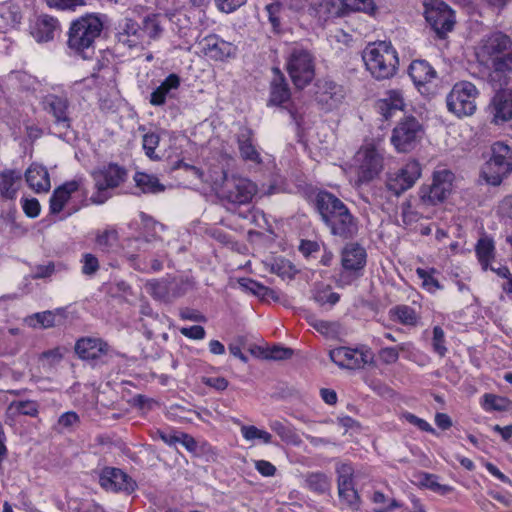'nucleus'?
Segmentation results:
<instances>
[{
  "mask_svg": "<svg viewBox=\"0 0 512 512\" xmlns=\"http://www.w3.org/2000/svg\"><path fill=\"white\" fill-rule=\"evenodd\" d=\"M313 206L332 236L341 240H351L357 236L358 218L335 194L327 190L318 191L313 200Z\"/></svg>",
  "mask_w": 512,
  "mask_h": 512,
  "instance_id": "1",
  "label": "nucleus"
},
{
  "mask_svg": "<svg viewBox=\"0 0 512 512\" xmlns=\"http://www.w3.org/2000/svg\"><path fill=\"white\" fill-rule=\"evenodd\" d=\"M476 58L480 64L491 67L499 81L502 76L512 72V40L501 32L493 31L484 35L477 48Z\"/></svg>",
  "mask_w": 512,
  "mask_h": 512,
  "instance_id": "2",
  "label": "nucleus"
},
{
  "mask_svg": "<svg viewBox=\"0 0 512 512\" xmlns=\"http://www.w3.org/2000/svg\"><path fill=\"white\" fill-rule=\"evenodd\" d=\"M104 22L97 13H87L70 23L67 47L77 56L90 59L95 52L96 40L101 36Z\"/></svg>",
  "mask_w": 512,
  "mask_h": 512,
  "instance_id": "3",
  "label": "nucleus"
},
{
  "mask_svg": "<svg viewBox=\"0 0 512 512\" xmlns=\"http://www.w3.org/2000/svg\"><path fill=\"white\" fill-rule=\"evenodd\" d=\"M367 70L377 80H384L396 74L399 65L398 54L391 42L370 43L362 53Z\"/></svg>",
  "mask_w": 512,
  "mask_h": 512,
  "instance_id": "4",
  "label": "nucleus"
},
{
  "mask_svg": "<svg viewBox=\"0 0 512 512\" xmlns=\"http://www.w3.org/2000/svg\"><path fill=\"white\" fill-rule=\"evenodd\" d=\"M258 189L247 178L223 173V180L218 189V196L227 210L234 211L238 206L249 204Z\"/></svg>",
  "mask_w": 512,
  "mask_h": 512,
  "instance_id": "5",
  "label": "nucleus"
},
{
  "mask_svg": "<svg viewBox=\"0 0 512 512\" xmlns=\"http://www.w3.org/2000/svg\"><path fill=\"white\" fill-rule=\"evenodd\" d=\"M285 67L294 86L304 89L315 77V56L306 48L294 46L286 57Z\"/></svg>",
  "mask_w": 512,
  "mask_h": 512,
  "instance_id": "6",
  "label": "nucleus"
},
{
  "mask_svg": "<svg viewBox=\"0 0 512 512\" xmlns=\"http://www.w3.org/2000/svg\"><path fill=\"white\" fill-rule=\"evenodd\" d=\"M512 172V147L495 142L491 146V157L484 164L481 176L487 184L499 186Z\"/></svg>",
  "mask_w": 512,
  "mask_h": 512,
  "instance_id": "7",
  "label": "nucleus"
},
{
  "mask_svg": "<svg viewBox=\"0 0 512 512\" xmlns=\"http://www.w3.org/2000/svg\"><path fill=\"white\" fill-rule=\"evenodd\" d=\"M126 170L114 163L92 172L96 192L91 196L90 201L93 204H103L110 197L109 189L118 187L126 179Z\"/></svg>",
  "mask_w": 512,
  "mask_h": 512,
  "instance_id": "8",
  "label": "nucleus"
},
{
  "mask_svg": "<svg viewBox=\"0 0 512 512\" xmlns=\"http://www.w3.org/2000/svg\"><path fill=\"white\" fill-rule=\"evenodd\" d=\"M476 86L468 81L456 83L446 97L448 110L457 117L471 116L476 111Z\"/></svg>",
  "mask_w": 512,
  "mask_h": 512,
  "instance_id": "9",
  "label": "nucleus"
},
{
  "mask_svg": "<svg viewBox=\"0 0 512 512\" xmlns=\"http://www.w3.org/2000/svg\"><path fill=\"white\" fill-rule=\"evenodd\" d=\"M42 109L52 117L54 127L59 131V137L67 134L72 128L73 119L70 115V100L67 94H47L41 100Z\"/></svg>",
  "mask_w": 512,
  "mask_h": 512,
  "instance_id": "10",
  "label": "nucleus"
},
{
  "mask_svg": "<svg viewBox=\"0 0 512 512\" xmlns=\"http://www.w3.org/2000/svg\"><path fill=\"white\" fill-rule=\"evenodd\" d=\"M425 6V19L439 38H444L455 24L452 9L442 0H428Z\"/></svg>",
  "mask_w": 512,
  "mask_h": 512,
  "instance_id": "11",
  "label": "nucleus"
},
{
  "mask_svg": "<svg viewBox=\"0 0 512 512\" xmlns=\"http://www.w3.org/2000/svg\"><path fill=\"white\" fill-rule=\"evenodd\" d=\"M454 174L449 170L436 171L431 185H422L419 197L423 204L437 205L443 202L452 190Z\"/></svg>",
  "mask_w": 512,
  "mask_h": 512,
  "instance_id": "12",
  "label": "nucleus"
},
{
  "mask_svg": "<svg viewBox=\"0 0 512 512\" xmlns=\"http://www.w3.org/2000/svg\"><path fill=\"white\" fill-rule=\"evenodd\" d=\"M420 176L419 163L410 161L400 169L386 174L385 188L391 195L399 197L412 188Z\"/></svg>",
  "mask_w": 512,
  "mask_h": 512,
  "instance_id": "13",
  "label": "nucleus"
},
{
  "mask_svg": "<svg viewBox=\"0 0 512 512\" xmlns=\"http://www.w3.org/2000/svg\"><path fill=\"white\" fill-rule=\"evenodd\" d=\"M422 126L413 116L402 119L393 129L391 142L399 152H409L422 136Z\"/></svg>",
  "mask_w": 512,
  "mask_h": 512,
  "instance_id": "14",
  "label": "nucleus"
},
{
  "mask_svg": "<svg viewBox=\"0 0 512 512\" xmlns=\"http://www.w3.org/2000/svg\"><path fill=\"white\" fill-rule=\"evenodd\" d=\"M190 288L188 280L184 279H161L150 280L145 284L146 291L155 299L165 303L173 302L175 299L184 296Z\"/></svg>",
  "mask_w": 512,
  "mask_h": 512,
  "instance_id": "15",
  "label": "nucleus"
},
{
  "mask_svg": "<svg viewBox=\"0 0 512 512\" xmlns=\"http://www.w3.org/2000/svg\"><path fill=\"white\" fill-rule=\"evenodd\" d=\"M274 77L270 82V97L268 104L280 106L287 109L292 120L299 125L298 113L294 105L291 104V91L289 84L278 68H273Z\"/></svg>",
  "mask_w": 512,
  "mask_h": 512,
  "instance_id": "16",
  "label": "nucleus"
},
{
  "mask_svg": "<svg viewBox=\"0 0 512 512\" xmlns=\"http://www.w3.org/2000/svg\"><path fill=\"white\" fill-rule=\"evenodd\" d=\"M315 88V101L327 112L338 108L346 96L345 88L330 79H319Z\"/></svg>",
  "mask_w": 512,
  "mask_h": 512,
  "instance_id": "17",
  "label": "nucleus"
},
{
  "mask_svg": "<svg viewBox=\"0 0 512 512\" xmlns=\"http://www.w3.org/2000/svg\"><path fill=\"white\" fill-rule=\"evenodd\" d=\"M338 495L352 510H358L360 496L354 487V468L349 463H341L336 467Z\"/></svg>",
  "mask_w": 512,
  "mask_h": 512,
  "instance_id": "18",
  "label": "nucleus"
},
{
  "mask_svg": "<svg viewBox=\"0 0 512 512\" xmlns=\"http://www.w3.org/2000/svg\"><path fill=\"white\" fill-rule=\"evenodd\" d=\"M99 484L106 491L131 494L136 482L124 471L115 467H105L99 475Z\"/></svg>",
  "mask_w": 512,
  "mask_h": 512,
  "instance_id": "19",
  "label": "nucleus"
},
{
  "mask_svg": "<svg viewBox=\"0 0 512 512\" xmlns=\"http://www.w3.org/2000/svg\"><path fill=\"white\" fill-rule=\"evenodd\" d=\"M116 30L115 37L119 45L128 49L145 48L140 24L136 20L125 17L118 22Z\"/></svg>",
  "mask_w": 512,
  "mask_h": 512,
  "instance_id": "20",
  "label": "nucleus"
},
{
  "mask_svg": "<svg viewBox=\"0 0 512 512\" xmlns=\"http://www.w3.org/2000/svg\"><path fill=\"white\" fill-rule=\"evenodd\" d=\"M488 108L493 124L501 125L510 121L512 119V90L502 89L497 91Z\"/></svg>",
  "mask_w": 512,
  "mask_h": 512,
  "instance_id": "21",
  "label": "nucleus"
},
{
  "mask_svg": "<svg viewBox=\"0 0 512 512\" xmlns=\"http://www.w3.org/2000/svg\"><path fill=\"white\" fill-rule=\"evenodd\" d=\"M367 262V253L358 243L346 244L341 252V266L343 270L351 271L356 276H362Z\"/></svg>",
  "mask_w": 512,
  "mask_h": 512,
  "instance_id": "22",
  "label": "nucleus"
},
{
  "mask_svg": "<svg viewBox=\"0 0 512 512\" xmlns=\"http://www.w3.org/2000/svg\"><path fill=\"white\" fill-rule=\"evenodd\" d=\"M203 52L212 60L225 61L236 57L237 47L218 35L211 34L203 39Z\"/></svg>",
  "mask_w": 512,
  "mask_h": 512,
  "instance_id": "23",
  "label": "nucleus"
},
{
  "mask_svg": "<svg viewBox=\"0 0 512 512\" xmlns=\"http://www.w3.org/2000/svg\"><path fill=\"white\" fill-rule=\"evenodd\" d=\"M240 156L245 161L255 164L262 162L261 155L254 144V131L248 126H242L236 134Z\"/></svg>",
  "mask_w": 512,
  "mask_h": 512,
  "instance_id": "24",
  "label": "nucleus"
},
{
  "mask_svg": "<svg viewBox=\"0 0 512 512\" xmlns=\"http://www.w3.org/2000/svg\"><path fill=\"white\" fill-rule=\"evenodd\" d=\"M108 344L100 338L85 337L75 344V352L83 360H95L106 354Z\"/></svg>",
  "mask_w": 512,
  "mask_h": 512,
  "instance_id": "25",
  "label": "nucleus"
},
{
  "mask_svg": "<svg viewBox=\"0 0 512 512\" xmlns=\"http://www.w3.org/2000/svg\"><path fill=\"white\" fill-rule=\"evenodd\" d=\"M181 84V78L175 73L169 74L165 80L152 91L150 94L149 103L152 106H164L166 104L167 97L172 98L174 91H176Z\"/></svg>",
  "mask_w": 512,
  "mask_h": 512,
  "instance_id": "26",
  "label": "nucleus"
},
{
  "mask_svg": "<svg viewBox=\"0 0 512 512\" xmlns=\"http://www.w3.org/2000/svg\"><path fill=\"white\" fill-rule=\"evenodd\" d=\"M408 73L419 91H421V87H425L437 77L436 70L426 60L412 61Z\"/></svg>",
  "mask_w": 512,
  "mask_h": 512,
  "instance_id": "27",
  "label": "nucleus"
},
{
  "mask_svg": "<svg viewBox=\"0 0 512 512\" xmlns=\"http://www.w3.org/2000/svg\"><path fill=\"white\" fill-rule=\"evenodd\" d=\"M79 189V182L76 180L68 181L57 187L49 200V209L51 214H58L62 211L65 204L69 201L72 193Z\"/></svg>",
  "mask_w": 512,
  "mask_h": 512,
  "instance_id": "28",
  "label": "nucleus"
},
{
  "mask_svg": "<svg viewBox=\"0 0 512 512\" xmlns=\"http://www.w3.org/2000/svg\"><path fill=\"white\" fill-rule=\"evenodd\" d=\"M332 362L341 368L360 369L363 367L365 360L358 359V349L348 347H338L329 352Z\"/></svg>",
  "mask_w": 512,
  "mask_h": 512,
  "instance_id": "29",
  "label": "nucleus"
},
{
  "mask_svg": "<svg viewBox=\"0 0 512 512\" xmlns=\"http://www.w3.org/2000/svg\"><path fill=\"white\" fill-rule=\"evenodd\" d=\"M163 19L164 17L160 14L150 13L139 23L145 47L161 37L164 30Z\"/></svg>",
  "mask_w": 512,
  "mask_h": 512,
  "instance_id": "30",
  "label": "nucleus"
},
{
  "mask_svg": "<svg viewBox=\"0 0 512 512\" xmlns=\"http://www.w3.org/2000/svg\"><path fill=\"white\" fill-rule=\"evenodd\" d=\"M25 179L28 186L37 193L47 192L51 187L49 173L40 165H31L25 172Z\"/></svg>",
  "mask_w": 512,
  "mask_h": 512,
  "instance_id": "31",
  "label": "nucleus"
},
{
  "mask_svg": "<svg viewBox=\"0 0 512 512\" xmlns=\"http://www.w3.org/2000/svg\"><path fill=\"white\" fill-rule=\"evenodd\" d=\"M59 28V21L49 15L40 16L32 30L33 37L37 42H48L54 38V33Z\"/></svg>",
  "mask_w": 512,
  "mask_h": 512,
  "instance_id": "32",
  "label": "nucleus"
},
{
  "mask_svg": "<svg viewBox=\"0 0 512 512\" xmlns=\"http://www.w3.org/2000/svg\"><path fill=\"white\" fill-rule=\"evenodd\" d=\"M404 100L402 94L399 91H389L388 97L381 99L377 103L379 113L384 117L385 120L392 118L397 112L403 110Z\"/></svg>",
  "mask_w": 512,
  "mask_h": 512,
  "instance_id": "33",
  "label": "nucleus"
},
{
  "mask_svg": "<svg viewBox=\"0 0 512 512\" xmlns=\"http://www.w3.org/2000/svg\"><path fill=\"white\" fill-rule=\"evenodd\" d=\"M383 167V159L375 149H368L361 164V178L369 181L376 177Z\"/></svg>",
  "mask_w": 512,
  "mask_h": 512,
  "instance_id": "34",
  "label": "nucleus"
},
{
  "mask_svg": "<svg viewBox=\"0 0 512 512\" xmlns=\"http://www.w3.org/2000/svg\"><path fill=\"white\" fill-rule=\"evenodd\" d=\"M136 186L141 189L143 193L158 194L165 191V186L160 183L155 175L147 174L144 172H136L134 175Z\"/></svg>",
  "mask_w": 512,
  "mask_h": 512,
  "instance_id": "35",
  "label": "nucleus"
},
{
  "mask_svg": "<svg viewBox=\"0 0 512 512\" xmlns=\"http://www.w3.org/2000/svg\"><path fill=\"white\" fill-rule=\"evenodd\" d=\"M269 427L281 438L282 441L287 444L299 445L301 443L299 435L291 424L279 420H273L270 421Z\"/></svg>",
  "mask_w": 512,
  "mask_h": 512,
  "instance_id": "36",
  "label": "nucleus"
},
{
  "mask_svg": "<svg viewBox=\"0 0 512 512\" xmlns=\"http://www.w3.org/2000/svg\"><path fill=\"white\" fill-rule=\"evenodd\" d=\"M21 179V173L17 170H4L0 174V193L7 199H13L17 193L15 184Z\"/></svg>",
  "mask_w": 512,
  "mask_h": 512,
  "instance_id": "37",
  "label": "nucleus"
},
{
  "mask_svg": "<svg viewBox=\"0 0 512 512\" xmlns=\"http://www.w3.org/2000/svg\"><path fill=\"white\" fill-rule=\"evenodd\" d=\"M416 274L418 278L422 280L421 287L427 292L433 294L437 290L443 289V285L436 277V275L439 274V271L436 268L430 267L425 269L418 267L416 269Z\"/></svg>",
  "mask_w": 512,
  "mask_h": 512,
  "instance_id": "38",
  "label": "nucleus"
},
{
  "mask_svg": "<svg viewBox=\"0 0 512 512\" xmlns=\"http://www.w3.org/2000/svg\"><path fill=\"white\" fill-rule=\"evenodd\" d=\"M476 255L483 270L489 269V263L494 258L495 247L490 238H481L475 247Z\"/></svg>",
  "mask_w": 512,
  "mask_h": 512,
  "instance_id": "39",
  "label": "nucleus"
},
{
  "mask_svg": "<svg viewBox=\"0 0 512 512\" xmlns=\"http://www.w3.org/2000/svg\"><path fill=\"white\" fill-rule=\"evenodd\" d=\"M0 18L4 26L15 27L22 19L20 7L11 2L0 4Z\"/></svg>",
  "mask_w": 512,
  "mask_h": 512,
  "instance_id": "40",
  "label": "nucleus"
},
{
  "mask_svg": "<svg viewBox=\"0 0 512 512\" xmlns=\"http://www.w3.org/2000/svg\"><path fill=\"white\" fill-rule=\"evenodd\" d=\"M265 11L268 16V21L271 24L272 32L280 34L282 32L281 15L284 11L283 3L275 1L265 6Z\"/></svg>",
  "mask_w": 512,
  "mask_h": 512,
  "instance_id": "41",
  "label": "nucleus"
},
{
  "mask_svg": "<svg viewBox=\"0 0 512 512\" xmlns=\"http://www.w3.org/2000/svg\"><path fill=\"white\" fill-rule=\"evenodd\" d=\"M118 232L114 228L97 231L95 243L103 252H109L118 242Z\"/></svg>",
  "mask_w": 512,
  "mask_h": 512,
  "instance_id": "42",
  "label": "nucleus"
},
{
  "mask_svg": "<svg viewBox=\"0 0 512 512\" xmlns=\"http://www.w3.org/2000/svg\"><path fill=\"white\" fill-rule=\"evenodd\" d=\"M419 483L422 487L442 496L448 495L453 491V487L438 483L437 476L434 474L422 473L420 475Z\"/></svg>",
  "mask_w": 512,
  "mask_h": 512,
  "instance_id": "43",
  "label": "nucleus"
},
{
  "mask_svg": "<svg viewBox=\"0 0 512 512\" xmlns=\"http://www.w3.org/2000/svg\"><path fill=\"white\" fill-rule=\"evenodd\" d=\"M308 488L317 493H325L330 489V480L326 474L310 473L306 478Z\"/></svg>",
  "mask_w": 512,
  "mask_h": 512,
  "instance_id": "44",
  "label": "nucleus"
},
{
  "mask_svg": "<svg viewBox=\"0 0 512 512\" xmlns=\"http://www.w3.org/2000/svg\"><path fill=\"white\" fill-rule=\"evenodd\" d=\"M313 299L319 305L323 306L325 304H329L333 306L340 300V295L336 292H333L329 285H326L314 290Z\"/></svg>",
  "mask_w": 512,
  "mask_h": 512,
  "instance_id": "45",
  "label": "nucleus"
},
{
  "mask_svg": "<svg viewBox=\"0 0 512 512\" xmlns=\"http://www.w3.org/2000/svg\"><path fill=\"white\" fill-rule=\"evenodd\" d=\"M160 143V136L156 132H148L143 135L142 146L147 157L151 160H159L160 156L155 153V149Z\"/></svg>",
  "mask_w": 512,
  "mask_h": 512,
  "instance_id": "46",
  "label": "nucleus"
},
{
  "mask_svg": "<svg viewBox=\"0 0 512 512\" xmlns=\"http://www.w3.org/2000/svg\"><path fill=\"white\" fill-rule=\"evenodd\" d=\"M341 4L351 11H361L369 15H374L377 10L373 0H342Z\"/></svg>",
  "mask_w": 512,
  "mask_h": 512,
  "instance_id": "47",
  "label": "nucleus"
},
{
  "mask_svg": "<svg viewBox=\"0 0 512 512\" xmlns=\"http://www.w3.org/2000/svg\"><path fill=\"white\" fill-rule=\"evenodd\" d=\"M9 409H14L17 413L30 417H36L39 413V405L33 400L13 401Z\"/></svg>",
  "mask_w": 512,
  "mask_h": 512,
  "instance_id": "48",
  "label": "nucleus"
},
{
  "mask_svg": "<svg viewBox=\"0 0 512 512\" xmlns=\"http://www.w3.org/2000/svg\"><path fill=\"white\" fill-rule=\"evenodd\" d=\"M398 321L404 325H416L417 314L415 310L407 305H399L394 308Z\"/></svg>",
  "mask_w": 512,
  "mask_h": 512,
  "instance_id": "49",
  "label": "nucleus"
},
{
  "mask_svg": "<svg viewBox=\"0 0 512 512\" xmlns=\"http://www.w3.org/2000/svg\"><path fill=\"white\" fill-rule=\"evenodd\" d=\"M241 433L246 440L260 439L266 444L271 443L272 441V435L269 432L258 429L253 425L242 426Z\"/></svg>",
  "mask_w": 512,
  "mask_h": 512,
  "instance_id": "50",
  "label": "nucleus"
},
{
  "mask_svg": "<svg viewBox=\"0 0 512 512\" xmlns=\"http://www.w3.org/2000/svg\"><path fill=\"white\" fill-rule=\"evenodd\" d=\"M432 348L433 351L441 358L445 357L448 352V349L445 346V333L440 326H435L433 328Z\"/></svg>",
  "mask_w": 512,
  "mask_h": 512,
  "instance_id": "51",
  "label": "nucleus"
},
{
  "mask_svg": "<svg viewBox=\"0 0 512 512\" xmlns=\"http://www.w3.org/2000/svg\"><path fill=\"white\" fill-rule=\"evenodd\" d=\"M46 4L61 11H75L77 7L86 5V0H46Z\"/></svg>",
  "mask_w": 512,
  "mask_h": 512,
  "instance_id": "52",
  "label": "nucleus"
},
{
  "mask_svg": "<svg viewBox=\"0 0 512 512\" xmlns=\"http://www.w3.org/2000/svg\"><path fill=\"white\" fill-rule=\"evenodd\" d=\"M310 325L319 333L327 336L334 337L338 333L339 325L336 322L325 320H314Z\"/></svg>",
  "mask_w": 512,
  "mask_h": 512,
  "instance_id": "53",
  "label": "nucleus"
},
{
  "mask_svg": "<svg viewBox=\"0 0 512 512\" xmlns=\"http://www.w3.org/2000/svg\"><path fill=\"white\" fill-rule=\"evenodd\" d=\"M82 273L86 276H93L97 273L100 268L97 257L91 253H85L81 259Z\"/></svg>",
  "mask_w": 512,
  "mask_h": 512,
  "instance_id": "54",
  "label": "nucleus"
},
{
  "mask_svg": "<svg viewBox=\"0 0 512 512\" xmlns=\"http://www.w3.org/2000/svg\"><path fill=\"white\" fill-rule=\"evenodd\" d=\"M404 350V344L398 347H385L379 351V358L385 364H393L399 359V352Z\"/></svg>",
  "mask_w": 512,
  "mask_h": 512,
  "instance_id": "55",
  "label": "nucleus"
},
{
  "mask_svg": "<svg viewBox=\"0 0 512 512\" xmlns=\"http://www.w3.org/2000/svg\"><path fill=\"white\" fill-rule=\"evenodd\" d=\"M402 221L406 226L416 223L420 219V214L412 209L411 202L406 200L401 205Z\"/></svg>",
  "mask_w": 512,
  "mask_h": 512,
  "instance_id": "56",
  "label": "nucleus"
},
{
  "mask_svg": "<svg viewBox=\"0 0 512 512\" xmlns=\"http://www.w3.org/2000/svg\"><path fill=\"white\" fill-rule=\"evenodd\" d=\"M246 2L247 0H215V5L219 11L229 14L239 9Z\"/></svg>",
  "mask_w": 512,
  "mask_h": 512,
  "instance_id": "57",
  "label": "nucleus"
},
{
  "mask_svg": "<svg viewBox=\"0 0 512 512\" xmlns=\"http://www.w3.org/2000/svg\"><path fill=\"white\" fill-rule=\"evenodd\" d=\"M58 426L63 429L70 430L72 427L80 423L79 415L74 411H68L63 413L58 418Z\"/></svg>",
  "mask_w": 512,
  "mask_h": 512,
  "instance_id": "58",
  "label": "nucleus"
},
{
  "mask_svg": "<svg viewBox=\"0 0 512 512\" xmlns=\"http://www.w3.org/2000/svg\"><path fill=\"white\" fill-rule=\"evenodd\" d=\"M403 417L405 418V420L407 422L418 427L421 431H425V432H429V433H433V434L435 433V429L426 420L419 418L418 416H416L410 412L404 413Z\"/></svg>",
  "mask_w": 512,
  "mask_h": 512,
  "instance_id": "59",
  "label": "nucleus"
},
{
  "mask_svg": "<svg viewBox=\"0 0 512 512\" xmlns=\"http://www.w3.org/2000/svg\"><path fill=\"white\" fill-rule=\"evenodd\" d=\"M239 284L245 289L253 293L254 295L260 297L262 292L267 291V287L262 285L261 283L250 279V278H242L239 280Z\"/></svg>",
  "mask_w": 512,
  "mask_h": 512,
  "instance_id": "60",
  "label": "nucleus"
},
{
  "mask_svg": "<svg viewBox=\"0 0 512 512\" xmlns=\"http://www.w3.org/2000/svg\"><path fill=\"white\" fill-rule=\"evenodd\" d=\"M22 208L29 218H36L40 214L41 206L36 198L22 199Z\"/></svg>",
  "mask_w": 512,
  "mask_h": 512,
  "instance_id": "61",
  "label": "nucleus"
},
{
  "mask_svg": "<svg viewBox=\"0 0 512 512\" xmlns=\"http://www.w3.org/2000/svg\"><path fill=\"white\" fill-rule=\"evenodd\" d=\"M63 358V354L59 347L44 351L40 355V360L47 361L49 367H52L58 363Z\"/></svg>",
  "mask_w": 512,
  "mask_h": 512,
  "instance_id": "62",
  "label": "nucleus"
},
{
  "mask_svg": "<svg viewBox=\"0 0 512 512\" xmlns=\"http://www.w3.org/2000/svg\"><path fill=\"white\" fill-rule=\"evenodd\" d=\"M180 333L183 336H185L189 339H193V340H201L206 335L204 327H202L200 325H194V326H190V327H182V328H180Z\"/></svg>",
  "mask_w": 512,
  "mask_h": 512,
  "instance_id": "63",
  "label": "nucleus"
},
{
  "mask_svg": "<svg viewBox=\"0 0 512 512\" xmlns=\"http://www.w3.org/2000/svg\"><path fill=\"white\" fill-rule=\"evenodd\" d=\"M55 271V265L53 262H48L46 265H37L33 269V279H45L50 277Z\"/></svg>",
  "mask_w": 512,
  "mask_h": 512,
  "instance_id": "64",
  "label": "nucleus"
}]
</instances>
